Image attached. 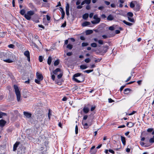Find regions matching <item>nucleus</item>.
I'll return each instance as SVG.
<instances>
[{
	"label": "nucleus",
	"mask_w": 154,
	"mask_h": 154,
	"mask_svg": "<svg viewBox=\"0 0 154 154\" xmlns=\"http://www.w3.org/2000/svg\"><path fill=\"white\" fill-rule=\"evenodd\" d=\"M3 60L7 63H10L13 62L12 59L14 58V55L9 52H7L3 54Z\"/></svg>",
	"instance_id": "f257e3e1"
},
{
	"label": "nucleus",
	"mask_w": 154,
	"mask_h": 154,
	"mask_svg": "<svg viewBox=\"0 0 154 154\" xmlns=\"http://www.w3.org/2000/svg\"><path fill=\"white\" fill-rule=\"evenodd\" d=\"M85 77L83 75L78 73L73 76V80L77 83L82 82L84 80Z\"/></svg>",
	"instance_id": "f03ea898"
},
{
	"label": "nucleus",
	"mask_w": 154,
	"mask_h": 154,
	"mask_svg": "<svg viewBox=\"0 0 154 154\" xmlns=\"http://www.w3.org/2000/svg\"><path fill=\"white\" fill-rule=\"evenodd\" d=\"M14 88L15 91L17 96V101L19 102L20 100V93L17 85H14Z\"/></svg>",
	"instance_id": "7ed1b4c3"
},
{
	"label": "nucleus",
	"mask_w": 154,
	"mask_h": 154,
	"mask_svg": "<svg viewBox=\"0 0 154 154\" xmlns=\"http://www.w3.org/2000/svg\"><path fill=\"white\" fill-rule=\"evenodd\" d=\"M34 14V11L30 10L28 11L27 13L25 14L24 16L27 20H30L31 19V16L33 15Z\"/></svg>",
	"instance_id": "20e7f679"
},
{
	"label": "nucleus",
	"mask_w": 154,
	"mask_h": 154,
	"mask_svg": "<svg viewBox=\"0 0 154 154\" xmlns=\"http://www.w3.org/2000/svg\"><path fill=\"white\" fill-rule=\"evenodd\" d=\"M93 18L95 20L91 21V23L93 24H96L98 23L100 21V19L99 18L97 14L95 15L93 17Z\"/></svg>",
	"instance_id": "39448f33"
},
{
	"label": "nucleus",
	"mask_w": 154,
	"mask_h": 154,
	"mask_svg": "<svg viewBox=\"0 0 154 154\" xmlns=\"http://www.w3.org/2000/svg\"><path fill=\"white\" fill-rule=\"evenodd\" d=\"M23 113L26 118L29 119L31 117L32 114L30 112L24 111Z\"/></svg>",
	"instance_id": "423d86ee"
},
{
	"label": "nucleus",
	"mask_w": 154,
	"mask_h": 154,
	"mask_svg": "<svg viewBox=\"0 0 154 154\" xmlns=\"http://www.w3.org/2000/svg\"><path fill=\"white\" fill-rule=\"evenodd\" d=\"M24 55L27 57V60L28 61H30V54L29 51H26L24 53Z\"/></svg>",
	"instance_id": "0eeeda50"
},
{
	"label": "nucleus",
	"mask_w": 154,
	"mask_h": 154,
	"mask_svg": "<svg viewBox=\"0 0 154 154\" xmlns=\"http://www.w3.org/2000/svg\"><path fill=\"white\" fill-rule=\"evenodd\" d=\"M36 75L37 78L39 80H43V77L41 74L37 72L36 74Z\"/></svg>",
	"instance_id": "6e6552de"
},
{
	"label": "nucleus",
	"mask_w": 154,
	"mask_h": 154,
	"mask_svg": "<svg viewBox=\"0 0 154 154\" xmlns=\"http://www.w3.org/2000/svg\"><path fill=\"white\" fill-rule=\"evenodd\" d=\"M82 124L84 126V128L85 129H87V128H88V125L89 126H90L91 125V122L89 123L88 124V123H85L83 120H82Z\"/></svg>",
	"instance_id": "1a4fd4ad"
},
{
	"label": "nucleus",
	"mask_w": 154,
	"mask_h": 154,
	"mask_svg": "<svg viewBox=\"0 0 154 154\" xmlns=\"http://www.w3.org/2000/svg\"><path fill=\"white\" fill-rule=\"evenodd\" d=\"M69 5L68 4H67L66 5V14L67 16H69Z\"/></svg>",
	"instance_id": "9d476101"
},
{
	"label": "nucleus",
	"mask_w": 154,
	"mask_h": 154,
	"mask_svg": "<svg viewBox=\"0 0 154 154\" xmlns=\"http://www.w3.org/2000/svg\"><path fill=\"white\" fill-rule=\"evenodd\" d=\"M20 143L19 142H17L13 146V151H15L17 149V148L18 146L19 145Z\"/></svg>",
	"instance_id": "9b49d317"
},
{
	"label": "nucleus",
	"mask_w": 154,
	"mask_h": 154,
	"mask_svg": "<svg viewBox=\"0 0 154 154\" xmlns=\"http://www.w3.org/2000/svg\"><path fill=\"white\" fill-rule=\"evenodd\" d=\"M6 123L5 121L2 119L0 120V126L1 127H3Z\"/></svg>",
	"instance_id": "f8f14e48"
},
{
	"label": "nucleus",
	"mask_w": 154,
	"mask_h": 154,
	"mask_svg": "<svg viewBox=\"0 0 154 154\" xmlns=\"http://www.w3.org/2000/svg\"><path fill=\"white\" fill-rule=\"evenodd\" d=\"M61 69L59 68L56 69L53 72V73L55 75H57L58 74V72H60L61 71Z\"/></svg>",
	"instance_id": "ddd939ff"
},
{
	"label": "nucleus",
	"mask_w": 154,
	"mask_h": 154,
	"mask_svg": "<svg viewBox=\"0 0 154 154\" xmlns=\"http://www.w3.org/2000/svg\"><path fill=\"white\" fill-rule=\"evenodd\" d=\"M114 19V17L111 14L109 15L107 17V20L109 21L113 20Z\"/></svg>",
	"instance_id": "4468645a"
},
{
	"label": "nucleus",
	"mask_w": 154,
	"mask_h": 154,
	"mask_svg": "<svg viewBox=\"0 0 154 154\" xmlns=\"http://www.w3.org/2000/svg\"><path fill=\"white\" fill-rule=\"evenodd\" d=\"M83 111L85 113H87L89 112V109L85 106H84L83 109Z\"/></svg>",
	"instance_id": "2eb2a0df"
},
{
	"label": "nucleus",
	"mask_w": 154,
	"mask_h": 154,
	"mask_svg": "<svg viewBox=\"0 0 154 154\" xmlns=\"http://www.w3.org/2000/svg\"><path fill=\"white\" fill-rule=\"evenodd\" d=\"M90 24V23L89 22L86 21L84 22L82 24L83 26H85L88 25H89Z\"/></svg>",
	"instance_id": "dca6fc26"
},
{
	"label": "nucleus",
	"mask_w": 154,
	"mask_h": 154,
	"mask_svg": "<svg viewBox=\"0 0 154 154\" xmlns=\"http://www.w3.org/2000/svg\"><path fill=\"white\" fill-rule=\"evenodd\" d=\"M121 140L122 142V143L124 145H125V138L123 136H121Z\"/></svg>",
	"instance_id": "f3484780"
},
{
	"label": "nucleus",
	"mask_w": 154,
	"mask_h": 154,
	"mask_svg": "<svg viewBox=\"0 0 154 154\" xmlns=\"http://www.w3.org/2000/svg\"><path fill=\"white\" fill-rule=\"evenodd\" d=\"M52 61V58L51 57H49L48 59L47 63L49 65H50L51 64V62Z\"/></svg>",
	"instance_id": "a211bd4d"
},
{
	"label": "nucleus",
	"mask_w": 154,
	"mask_h": 154,
	"mask_svg": "<svg viewBox=\"0 0 154 154\" xmlns=\"http://www.w3.org/2000/svg\"><path fill=\"white\" fill-rule=\"evenodd\" d=\"M63 75V72L61 71L60 72V74L57 76V78L58 79H60Z\"/></svg>",
	"instance_id": "6ab92c4d"
},
{
	"label": "nucleus",
	"mask_w": 154,
	"mask_h": 154,
	"mask_svg": "<svg viewBox=\"0 0 154 154\" xmlns=\"http://www.w3.org/2000/svg\"><path fill=\"white\" fill-rule=\"evenodd\" d=\"M88 14L87 13H86L83 15V19L86 20L88 17Z\"/></svg>",
	"instance_id": "aec40b11"
},
{
	"label": "nucleus",
	"mask_w": 154,
	"mask_h": 154,
	"mask_svg": "<svg viewBox=\"0 0 154 154\" xmlns=\"http://www.w3.org/2000/svg\"><path fill=\"white\" fill-rule=\"evenodd\" d=\"M123 22L125 24L130 26H131L132 25V23L128 22L125 20H123Z\"/></svg>",
	"instance_id": "412c9836"
},
{
	"label": "nucleus",
	"mask_w": 154,
	"mask_h": 154,
	"mask_svg": "<svg viewBox=\"0 0 154 154\" xmlns=\"http://www.w3.org/2000/svg\"><path fill=\"white\" fill-rule=\"evenodd\" d=\"M127 125L129 127H131L134 125V124L132 122H128L127 123Z\"/></svg>",
	"instance_id": "4be33fe9"
},
{
	"label": "nucleus",
	"mask_w": 154,
	"mask_h": 154,
	"mask_svg": "<svg viewBox=\"0 0 154 154\" xmlns=\"http://www.w3.org/2000/svg\"><path fill=\"white\" fill-rule=\"evenodd\" d=\"M88 66H87L86 65H82L80 66V68L81 69H84L87 68Z\"/></svg>",
	"instance_id": "5701e85b"
},
{
	"label": "nucleus",
	"mask_w": 154,
	"mask_h": 154,
	"mask_svg": "<svg viewBox=\"0 0 154 154\" xmlns=\"http://www.w3.org/2000/svg\"><path fill=\"white\" fill-rule=\"evenodd\" d=\"M6 33V32H0V36L1 37H4Z\"/></svg>",
	"instance_id": "b1692460"
},
{
	"label": "nucleus",
	"mask_w": 154,
	"mask_h": 154,
	"mask_svg": "<svg viewBox=\"0 0 154 154\" xmlns=\"http://www.w3.org/2000/svg\"><path fill=\"white\" fill-rule=\"evenodd\" d=\"M95 148V146H94L92 147L91 148L90 152L92 153H95L96 151H93V149Z\"/></svg>",
	"instance_id": "393cba45"
},
{
	"label": "nucleus",
	"mask_w": 154,
	"mask_h": 154,
	"mask_svg": "<svg viewBox=\"0 0 154 154\" xmlns=\"http://www.w3.org/2000/svg\"><path fill=\"white\" fill-rule=\"evenodd\" d=\"M115 25H113L112 26H110L109 27V29L110 30H113L115 28Z\"/></svg>",
	"instance_id": "a878e982"
},
{
	"label": "nucleus",
	"mask_w": 154,
	"mask_h": 154,
	"mask_svg": "<svg viewBox=\"0 0 154 154\" xmlns=\"http://www.w3.org/2000/svg\"><path fill=\"white\" fill-rule=\"evenodd\" d=\"M131 90L129 88H126L124 90V92L125 94H128L130 91Z\"/></svg>",
	"instance_id": "bb28decb"
},
{
	"label": "nucleus",
	"mask_w": 154,
	"mask_h": 154,
	"mask_svg": "<svg viewBox=\"0 0 154 154\" xmlns=\"http://www.w3.org/2000/svg\"><path fill=\"white\" fill-rule=\"evenodd\" d=\"M72 45L70 44H69L67 46V48L69 49H71L72 48Z\"/></svg>",
	"instance_id": "cd10ccee"
},
{
	"label": "nucleus",
	"mask_w": 154,
	"mask_h": 154,
	"mask_svg": "<svg viewBox=\"0 0 154 154\" xmlns=\"http://www.w3.org/2000/svg\"><path fill=\"white\" fill-rule=\"evenodd\" d=\"M6 114L4 112H0V118H1L3 116H6Z\"/></svg>",
	"instance_id": "c85d7f7f"
},
{
	"label": "nucleus",
	"mask_w": 154,
	"mask_h": 154,
	"mask_svg": "<svg viewBox=\"0 0 154 154\" xmlns=\"http://www.w3.org/2000/svg\"><path fill=\"white\" fill-rule=\"evenodd\" d=\"M91 46L94 48H95L97 47V44L95 43H93L91 44Z\"/></svg>",
	"instance_id": "c756f323"
},
{
	"label": "nucleus",
	"mask_w": 154,
	"mask_h": 154,
	"mask_svg": "<svg viewBox=\"0 0 154 154\" xmlns=\"http://www.w3.org/2000/svg\"><path fill=\"white\" fill-rule=\"evenodd\" d=\"M127 15L129 17H131L133 16V14L132 12H129L127 13Z\"/></svg>",
	"instance_id": "7c9ffc66"
},
{
	"label": "nucleus",
	"mask_w": 154,
	"mask_h": 154,
	"mask_svg": "<svg viewBox=\"0 0 154 154\" xmlns=\"http://www.w3.org/2000/svg\"><path fill=\"white\" fill-rule=\"evenodd\" d=\"M88 44L86 42H83L82 44V47H85L88 46Z\"/></svg>",
	"instance_id": "2f4dec72"
},
{
	"label": "nucleus",
	"mask_w": 154,
	"mask_h": 154,
	"mask_svg": "<svg viewBox=\"0 0 154 154\" xmlns=\"http://www.w3.org/2000/svg\"><path fill=\"white\" fill-rule=\"evenodd\" d=\"M25 11L24 9H22L20 11V13L22 15H25Z\"/></svg>",
	"instance_id": "473e14b6"
},
{
	"label": "nucleus",
	"mask_w": 154,
	"mask_h": 154,
	"mask_svg": "<svg viewBox=\"0 0 154 154\" xmlns=\"http://www.w3.org/2000/svg\"><path fill=\"white\" fill-rule=\"evenodd\" d=\"M93 69H90V70H85V71H84V72L88 73H89L91 72H93Z\"/></svg>",
	"instance_id": "72a5a7b5"
},
{
	"label": "nucleus",
	"mask_w": 154,
	"mask_h": 154,
	"mask_svg": "<svg viewBox=\"0 0 154 154\" xmlns=\"http://www.w3.org/2000/svg\"><path fill=\"white\" fill-rule=\"evenodd\" d=\"M130 6L131 8H133L134 7L135 5L134 3H133V2H131L130 5Z\"/></svg>",
	"instance_id": "f704fd0d"
},
{
	"label": "nucleus",
	"mask_w": 154,
	"mask_h": 154,
	"mask_svg": "<svg viewBox=\"0 0 154 154\" xmlns=\"http://www.w3.org/2000/svg\"><path fill=\"white\" fill-rule=\"evenodd\" d=\"M92 31L91 30H87L86 33L87 34H89L92 33Z\"/></svg>",
	"instance_id": "c9c22d12"
},
{
	"label": "nucleus",
	"mask_w": 154,
	"mask_h": 154,
	"mask_svg": "<svg viewBox=\"0 0 154 154\" xmlns=\"http://www.w3.org/2000/svg\"><path fill=\"white\" fill-rule=\"evenodd\" d=\"M59 63V61L58 60H56L54 63V65L55 66H57L58 65Z\"/></svg>",
	"instance_id": "e433bc0d"
},
{
	"label": "nucleus",
	"mask_w": 154,
	"mask_h": 154,
	"mask_svg": "<svg viewBox=\"0 0 154 154\" xmlns=\"http://www.w3.org/2000/svg\"><path fill=\"white\" fill-rule=\"evenodd\" d=\"M61 13L62 15L61 18H62V19H63L64 17V15L65 14V13L64 11H63V12H61Z\"/></svg>",
	"instance_id": "4c0bfd02"
},
{
	"label": "nucleus",
	"mask_w": 154,
	"mask_h": 154,
	"mask_svg": "<svg viewBox=\"0 0 154 154\" xmlns=\"http://www.w3.org/2000/svg\"><path fill=\"white\" fill-rule=\"evenodd\" d=\"M8 47L10 48H14L15 47L14 45L11 44L8 46Z\"/></svg>",
	"instance_id": "58836bf2"
},
{
	"label": "nucleus",
	"mask_w": 154,
	"mask_h": 154,
	"mask_svg": "<svg viewBox=\"0 0 154 154\" xmlns=\"http://www.w3.org/2000/svg\"><path fill=\"white\" fill-rule=\"evenodd\" d=\"M86 4L88 5L90 4L91 2V0H85Z\"/></svg>",
	"instance_id": "ea45409f"
},
{
	"label": "nucleus",
	"mask_w": 154,
	"mask_h": 154,
	"mask_svg": "<svg viewBox=\"0 0 154 154\" xmlns=\"http://www.w3.org/2000/svg\"><path fill=\"white\" fill-rule=\"evenodd\" d=\"M41 81V80H39L37 79H35V81L36 83L39 84L40 83V81Z\"/></svg>",
	"instance_id": "a19ab883"
},
{
	"label": "nucleus",
	"mask_w": 154,
	"mask_h": 154,
	"mask_svg": "<svg viewBox=\"0 0 154 154\" xmlns=\"http://www.w3.org/2000/svg\"><path fill=\"white\" fill-rule=\"evenodd\" d=\"M90 61L91 60L89 58H86L85 60V62L86 63H89Z\"/></svg>",
	"instance_id": "79ce46f5"
},
{
	"label": "nucleus",
	"mask_w": 154,
	"mask_h": 154,
	"mask_svg": "<svg viewBox=\"0 0 154 154\" xmlns=\"http://www.w3.org/2000/svg\"><path fill=\"white\" fill-rule=\"evenodd\" d=\"M128 20L130 22H134V20L133 18H131L130 17H128Z\"/></svg>",
	"instance_id": "37998d69"
},
{
	"label": "nucleus",
	"mask_w": 154,
	"mask_h": 154,
	"mask_svg": "<svg viewBox=\"0 0 154 154\" xmlns=\"http://www.w3.org/2000/svg\"><path fill=\"white\" fill-rule=\"evenodd\" d=\"M78 128L77 125L75 126V133L76 134L78 133Z\"/></svg>",
	"instance_id": "c03bdc74"
},
{
	"label": "nucleus",
	"mask_w": 154,
	"mask_h": 154,
	"mask_svg": "<svg viewBox=\"0 0 154 154\" xmlns=\"http://www.w3.org/2000/svg\"><path fill=\"white\" fill-rule=\"evenodd\" d=\"M149 142L150 143H153L154 142V138L152 137L150 138L149 140Z\"/></svg>",
	"instance_id": "a18cd8bd"
},
{
	"label": "nucleus",
	"mask_w": 154,
	"mask_h": 154,
	"mask_svg": "<svg viewBox=\"0 0 154 154\" xmlns=\"http://www.w3.org/2000/svg\"><path fill=\"white\" fill-rule=\"evenodd\" d=\"M39 60L40 62H42L43 60V57L42 56H40L39 57Z\"/></svg>",
	"instance_id": "49530a36"
},
{
	"label": "nucleus",
	"mask_w": 154,
	"mask_h": 154,
	"mask_svg": "<svg viewBox=\"0 0 154 154\" xmlns=\"http://www.w3.org/2000/svg\"><path fill=\"white\" fill-rule=\"evenodd\" d=\"M98 43L101 45H103V40H98Z\"/></svg>",
	"instance_id": "de8ad7c7"
},
{
	"label": "nucleus",
	"mask_w": 154,
	"mask_h": 154,
	"mask_svg": "<svg viewBox=\"0 0 154 154\" xmlns=\"http://www.w3.org/2000/svg\"><path fill=\"white\" fill-rule=\"evenodd\" d=\"M104 7L103 6H100L98 8V9L99 10H103V9H104Z\"/></svg>",
	"instance_id": "09e8293b"
},
{
	"label": "nucleus",
	"mask_w": 154,
	"mask_h": 154,
	"mask_svg": "<svg viewBox=\"0 0 154 154\" xmlns=\"http://www.w3.org/2000/svg\"><path fill=\"white\" fill-rule=\"evenodd\" d=\"M66 21H65V22L62 24V25L61 26V27H64L66 26Z\"/></svg>",
	"instance_id": "8fccbe9b"
},
{
	"label": "nucleus",
	"mask_w": 154,
	"mask_h": 154,
	"mask_svg": "<svg viewBox=\"0 0 154 154\" xmlns=\"http://www.w3.org/2000/svg\"><path fill=\"white\" fill-rule=\"evenodd\" d=\"M108 101L109 103H111L112 102L114 101L111 98H110L108 99Z\"/></svg>",
	"instance_id": "3c124183"
},
{
	"label": "nucleus",
	"mask_w": 154,
	"mask_h": 154,
	"mask_svg": "<svg viewBox=\"0 0 154 154\" xmlns=\"http://www.w3.org/2000/svg\"><path fill=\"white\" fill-rule=\"evenodd\" d=\"M152 131H153V129H152V128H148L147 130V131L148 132H149Z\"/></svg>",
	"instance_id": "603ef678"
},
{
	"label": "nucleus",
	"mask_w": 154,
	"mask_h": 154,
	"mask_svg": "<svg viewBox=\"0 0 154 154\" xmlns=\"http://www.w3.org/2000/svg\"><path fill=\"white\" fill-rule=\"evenodd\" d=\"M104 2L105 4L107 5H108L110 4V2L107 1H105Z\"/></svg>",
	"instance_id": "864d4df0"
},
{
	"label": "nucleus",
	"mask_w": 154,
	"mask_h": 154,
	"mask_svg": "<svg viewBox=\"0 0 154 154\" xmlns=\"http://www.w3.org/2000/svg\"><path fill=\"white\" fill-rule=\"evenodd\" d=\"M72 54V53L71 52H68L66 54V55L68 56H71Z\"/></svg>",
	"instance_id": "5fc2aeb1"
},
{
	"label": "nucleus",
	"mask_w": 154,
	"mask_h": 154,
	"mask_svg": "<svg viewBox=\"0 0 154 154\" xmlns=\"http://www.w3.org/2000/svg\"><path fill=\"white\" fill-rule=\"evenodd\" d=\"M90 8H91V7L89 5H88L86 6V9L87 10H89L90 9Z\"/></svg>",
	"instance_id": "6e6d98bb"
},
{
	"label": "nucleus",
	"mask_w": 154,
	"mask_h": 154,
	"mask_svg": "<svg viewBox=\"0 0 154 154\" xmlns=\"http://www.w3.org/2000/svg\"><path fill=\"white\" fill-rule=\"evenodd\" d=\"M95 107L94 106H92V107L91 108V111H93L95 109Z\"/></svg>",
	"instance_id": "4d7b16f0"
},
{
	"label": "nucleus",
	"mask_w": 154,
	"mask_h": 154,
	"mask_svg": "<svg viewBox=\"0 0 154 154\" xmlns=\"http://www.w3.org/2000/svg\"><path fill=\"white\" fill-rule=\"evenodd\" d=\"M137 7V8H136V10L137 11H138L140 9V6L138 5L137 6H136V7Z\"/></svg>",
	"instance_id": "13d9d810"
},
{
	"label": "nucleus",
	"mask_w": 154,
	"mask_h": 154,
	"mask_svg": "<svg viewBox=\"0 0 154 154\" xmlns=\"http://www.w3.org/2000/svg\"><path fill=\"white\" fill-rule=\"evenodd\" d=\"M120 33V31L119 30H116L115 31V33L116 34H119Z\"/></svg>",
	"instance_id": "bf43d9fd"
},
{
	"label": "nucleus",
	"mask_w": 154,
	"mask_h": 154,
	"mask_svg": "<svg viewBox=\"0 0 154 154\" xmlns=\"http://www.w3.org/2000/svg\"><path fill=\"white\" fill-rule=\"evenodd\" d=\"M82 6L81 5H78L77 7V9H81L82 8Z\"/></svg>",
	"instance_id": "052dcab7"
},
{
	"label": "nucleus",
	"mask_w": 154,
	"mask_h": 154,
	"mask_svg": "<svg viewBox=\"0 0 154 154\" xmlns=\"http://www.w3.org/2000/svg\"><path fill=\"white\" fill-rule=\"evenodd\" d=\"M61 5L60 2H58V4L56 6V7H58V6H60Z\"/></svg>",
	"instance_id": "680f3d73"
},
{
	"label": "nucleus",
	"mask_w": 154,
	"mask_h": 154,
	"mask_svg": "<svg viewBox=\"0 0 154 154\" xmlns=\"http://www.w3.org/2000/svg\"><path fill=\"white\" fill-rule=\"evenodd\" d=\"M80 39L82 40H84L85 39V38L83 36H81L80 37Z\"/></svg>",
	"instance_id": "e2e57ef3"
},
{
	"label": "nucleus",
	"mask_w": 154,
	"mask_h": 154,
	"mask_svg": "<svg viewBox=\"0 0 154 154\" xmlns=\"http://www.w3.org/2000/svg\"><path fill=\"white\" fill-rule=\"evenodd\" d=\"M46 18L48 20H50V17L48 15H46Z\"/></svg>",
	"instance_id": "0e129e2a"
},
{
	"label": "nucleus",
	"mask_w": 154,
	"mask_h": 154,
	"mask_svg": "<svg viewBox=\"0 0 154 154\" xmlns=\"http://www.w3.org/2000/svg\"><path fill=\"white\" fill-rule=\"evenodd\" d=\"M111 6L112 8H115L116 7V5L114 4H112L111 5Z\"/></svg>",
	"instance_id": "69168bd1"
},
{
	"label": "nucleus",
	"mask_w": 154,
	"mask_h": 154,
	"mask_svg": "<svg viewBox=\"0 0 154 154\" xmlns=\"http://www.w3.org/2000/svg\"><path fill=\"white\" fill-rule=\"evenodd\" d=\"M55 76L54 75H51V79L54 81L55 80Z\"/></svg>",
	"instance_id": "338daca9"
},
{
	"label": "nucleus",
	"mask_w": 154,
	"mask_h": 154,
	"mask_svg": "<svg viewBox=\"0 0 154 154\" xmlns=\"http://www.w3.org/2000/svg\"><path fill=\"white\" fill-rule=\"evenodd\" d=\"M131 76L129 77L128 79H127V80L125 81L126 82H128V81H129L131 79Z\"/></svg>",
	"instance_id": "774afa93"
}]
</instances>
